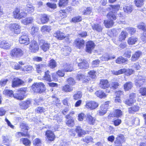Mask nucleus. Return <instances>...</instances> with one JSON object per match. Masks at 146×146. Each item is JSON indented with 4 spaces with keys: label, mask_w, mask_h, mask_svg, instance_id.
Segmentation results:
<instances>
[{
    "label": "nucleus",
    "mask_w": 146,
    "mask_h": 146,
    "mask_svg": "<svg viewBox=\"0 0 146 146\" xmlns=\"http://www.w3.org/2000/svg\"><path fill=\"white\" fill-rule=\"evenodd\" d=\"M45 86L43 83L39 82L34 84L32 87L34 92L41 93L45 90Z\"/></svg>",
    "instance_id": "1"
},
{
    "label": "nucleus",
    "mask_w": 146,
    "mask_h": 146,
    "mask_svg": "<svg viewBox=\"0 0 146 146\" xmlns=\"http://www.w3.org/2000/svg\"><path fill=\"white\" fill-rule=\"evenodd\" d=\"M24 54V52L21 49L15 48L11 50L10 54L12 57L19 58L22 56Z\"/></svg>",
    "instance_id": "2"
},
{
    "label": "nucleus",
    "mask_w": 146,
    "mask_h": 146,
    "mask_svg": "<svg viewBox=\"0 0 146 146\" xmlns=\"http://www.w3.org/2000/svg\"><path fill=\"white\" fill-rule=\"evenodd\" d=\"M9 28L11 31L15 34H19L21 32V27L18 24H12L10 25Z\"/></svg>",
    "instance_id": "3"
},
{
    "label": "nucleus",
    "mask_w": 146,
    "mask_h": 146,
    "mask_svg": "<svg viewBox=\"0 0 146 146\" xmlns=\"http://www.w3.org/2000/svg\"><path fill=\"white\" fill-rule=\"evenodd\" d=\"M22 35L19 38V41L21 44L27 45L30 43L29 39L27 35L25 32H22Z\"/></svg>",
    "instance_id": "4"
},
{
    "label": "nucleus",
    "mask_w": 146,
    "mask_h": 146,
    "mask_svg": "<svg viewBox=\"0 0 146 146\" xmlns=\"http://www.w3.org/2000/svg\"><path fill=\"white\" fill-rule=\"evenodd\" d=\"M99 105L97 102L94 101H89L86 102V104L85 107L87 108L93 110L97 108Z\"/></svg>",
    "instance_id": "5"
},
{
    "label": "nucleus",
    "mask_w": 146,
    "mask_h": 146,
    "mask_svg": "<svg viewBox=\"0 0 146 146\" xmlns=\"http://www.w3.org/2000/svg\"><path fill=\"white\" fill-rule=\"evenodd\" d=\"M133 72V70L131 69L127 70L125 68L120 69L117 71H113L112 73L115 75H117L124 73L126 72V74L127 76H129L132 74Z\"/></svg>",
    "instance_id": "6"
},
{
    "label": "nucleus",
    "mask_w": 146,
    "mask_h": 146,
    "mask_svg": "<svg viewBox=\"0 0 146 146\" xmlns=\"http://www.w3.org/2000/svg\"><path fill=\"white\" fill-rule=\"evenodd\" d=\"M29 48L32 52H35L37 51L39 47L36 42L35 40L32 41L30 45Z\"/></svg>",
    "instance_id": "7"
},
{
    "label": "nucleus",
    "mask_w": 146,
    "mask_h": 146,
    "mask_svg": "<svg viewBox=\"0 0 146 146\" xmlns=\"http://www.w3.org/2000/svg\"><path fill=\"white\" fill-rule=\"evenodd\" d=\"M136 79L135 84L138 87L141 86L144 83L145 80V77L141 76H137Z\"/></svg>",
    "instance_id": "8"
},
{
    "label": "nucleus",
    "mask_w": 146,
    "mask_h": 146,
    "mask_svg": "<svg viewBox=\"0 0 146 146\" xmlns=\"http://www.w3.org/2000/svg\"><path fill=\"white\" fill-rule=\"evenodd\" d=\"M95 45L94 43L92 41H88L86 44V51L87 52L91 53L92 50L94 48Z\"/></svg>",
    "instance_id": "9"
},
{
    "label": "nucleus",
    "mask_w": 146,
    "mask_h": 146,
    "mask_svg": "<svg viewBox=\"0 0 146 146\" xmlns=\"http://www.w3.org/2000/svg\"><path fill=\"white\" fill-rule=\"evenodd\" d=\"M99 86L101 88L103 89L108 88L110 86V84L108 80L104 79L100 80Z\"/></svg>",
    "instance_id": "10"
},
{
    "label": "nucleus",
    "mask_w": 146,
    "mask_h": 146,
    "mask_svg": "<svg viewBox=\"0 0 146 146\" xmlns=\"http://www.w3.org/2000/svg\"><path fill=\"white\" fill-rule=\"evenodd\" d=\"M31 101L30 100H27L26 101H22L19 104L20 108L23 109H27L31 104Z\"/></svg>",
    "instance_id": "11"
},
{
    "label": "nucleus",
    "mask_w": 146,
    "mask_h": 146,
    "mask_svg": "<svg viewBox=\"0 0 146 146\" xmlns=\"http://www.w3.org/2000/svg\"><path fill=\"white\" fill-rule=\"evenodd\" d=\"M77 79L83 82H87L90 80V78L88 77H86L84 75L80 74L77 75Z\"/></svg>",
    "instance_id": "12"
},
{
    "label": "nucleus",
    "mask_w": 146,
    "mask_h": 146,
    "mask_svg": "<svg viewBox=\"0 0 146 146\" xmlns=\"http://www.w3.org/2000/svg\"><path fill=\"white\" fill-rule=\"evenodd\" d=\"M40 45L42 44L41 48L42 50L44 52H46L48 50L50 47V44L47 42L43 40H41L40 42Z\"/></svg>",
    "instance_id": "13"
},
{
    "label": "nucleus",
    "mask_w": 146,
    "mask_h": 146,
    "mask_svg": "<svg viewBox=\"0 0 146 146\" xmlns=\"http://www.w3.org/2000/svg\"><path fill=\"white\" fill-rule=\"evenodd\" d=\"M75 43L76 46L79 48H83L84 46V41L81 39H76L75 41Z\"/></svg>",
    "instance_id": "14"
},
{
    "label": "nucleus",
    "mask_w": 146,
    "mask_h": 146,
    "mask_svg": "<svg viewBox=\"0 0 146 146\" xmlns=\"http://www.w3.org/2000/svg\"><path fill=\"white\" fill-rule=\"evenodd\" d=\"M46 139L50 141H53L55 138V135L53 132L51 131L48 130L46 133Z\"/></svg>",
    "instance_id": "15"
},
{
    "label": "nucleus",
    "mask_w": 146,
    "mask_h": 146,
    "mask_svg": "<svg viewBox=\"0 0 146 146\" xmlns=\"http://www.w3.org/2000/svg\"><path fill=\"white\" fill-rule=\"evenodd\" d=\"M75 129L76 132L78 133V135L80 137L85 135L86 134V132L80 126L76 127Z\"/></svg>",
    "instance_id": "16"
},
{
    "label": "nucleus",
    "mask_w": 146,
    "mask_h": 146,
    "mask_svg": "<svg viewBox=\"0 0 146 146\" xmlns=\"http://www.w3.org/2000/svg\"><path fill=\"white\" fill-rule=\"evenodd\" d=\"M12 86L13 87H17L23 83V82L18 78H15L12 82Z\"/></svg>",
    "instance_id": "17"
},
{
    "label": "nucleus",
    "mask_w": 146,
    "mask_h": 146,
    "mask_svg": "<svg viewBox=\"0 0 146 146\" xmlns=\"http://www.w3.org/2000/svg\"><path fill=\"white\" fill-rule=\"evenodd\" d=\"M53 35L58 39L62 40L66 38L64 36V35L62 32L60 31H58L55 32L54 34Z\"/></svg>",
    "instance_id": "18"
},
{
    "label": "nucleus",
    "mask_w": 146,
    "mask_h": 146,
    "mask_svg": "<svg viewBox=\"0 0 146 146\" xmlns=\"http://www.w3.org/2000/svg\"><path fill=\"white\" fill-rule=\"evenodd\" d=\"M78 66L81 69H87L89 67V64L87 62L84 60L82 62L78 63Z\"/></svg>",
    "instance_id": "19"
},
{
    "label": "nucleus",
    "mask_w": 146,
    "mask_h": 146,
    "mask_svg": "<svg viewBox=\"0 0 146 146\" xmlns=\"http://www.w3.org/2000/svg\"><path fill=\"white\" fill-rule=\"evenodd\" d=\"M46 66V64L45 63L36 65V68L37 72L39 73H41L42 69Z\"/></svg>",
    "instance_id": "20"
},
{
    "label": "nucleus",
    "mask_w": 146,
    "mask_h": 146,
    "mask_svg": "<svg viewBox=\"0 0 146 146\" xmlns=\"http://www.w3.org/2000/svg\"><path fill=\"white\" fill-rule=\"evenodd\" d=\"M141 54V52L139 51H137L132 55L131 58V60L134 62L137 60Z\"/></svg>",
    "instance_id": "21"
},
{
    "label": "nucleus",
    "mask_w": 146,
    "mask_h": 146,
    "mask_svg": "<svg viewBox=\"0 0 146 146\" xmlns=\"http://www.w3.org/2000/svg\"><path fill=\"white\" fill-rule=\"evenodd\" d=\"M87 118H86V120L87 122L90 125H94L96 121L95 118L89 114L87 115Z\"/></svg>",
    "instance_id": "22"
},
{
    "label": "nucleus",
    "mask_w": 146,
    "mask_h": 146,
    "mask_svg": "<svg viewBox=\"0 0 146 146\" xmlns=\"http://www.w3.org/2000/svg\"><path fill=\"white\" fill-rule=\"evenodd\" d=\"M115 58V57L114 55L111 56L108 54H106L100 57V59L102 61H107L112 58L114 59Z\"/></svg>",
    "instance_id": "23"
},
{
    "label": "nucleus",
    "mask_w": 146,
    "mask_h": 146,
    "mask_svg": "<svg viewBox=\"0 0 146 146\" xmlns=\"http://www.w3.org/2000/svg\"><path fill=\"white\" fill-rule=\"evenodd\" d=\"M71 49L68 46H65L61 50L62 54L65 56L68 55L71 51Z\"/></svg>",
    "instance_id": "24"
},
{
    "label": "nucleus",
    "mask_w": 146,
    "mask_h": 146,
    "mask_svg": "<svg viewBox=\"0 0 146 146\" xmlns=\"http://www.w3.org/2000/svg\"><path fill=\"white\" fill-rule=\"evenodd\" d=\"M127 59L122 56H119L116 60V62L118 64L127 63Z\"/></svg>",
    "instance_id": "25"
},
{
    "label": "nucleus",
    "mask_w": 146,
    "mask_h": 146,
    "mask_svg": "<svg viewBox=\"0 0 146 146\" xmlns=\"http://www.w3.org/2000/svg\"><path fill=\"white\" fill-rule=\"evenodd\" d=\"M122 115V112L121 110L118 109L115 110L113 113V115H111L110 117H119Z\"/></svg>",
    "instance_id": "26"
},
{
    "label": "nucleus",
    "mask_w": 146,
    "mask_h": 146,
    "mask_svg": "<svg viewBox=\"0 0 146 146\" xmlns=\"http://www.w3.org/2000/svg\"><path fill=\"white\" fill-rule=\"evenodd\" d=\"M95 94L97 97L101 98H105L106 96V95L105 93L101 90L96 91Z\"/></svg>",
    "instance_id": "27"
},
{
    "label": "nucleus",
    "mask_w": 146,
    "mask_h": 146,
    "mask_svg": "<svg viewBox=\"0 0 146 146\" xmlns=\"http://www.w3.org/2000/svg\"><path fill=\"white\" fill-rule=\"evenodd\" d=\"M139 109V107L136 105H135L128 108V112L129 113H133L134 112L138 111Z\"/></svg>",
    "instance_id": "28"
},
{
    "label": "nucleus",
    "mask_w": 146,
    "mask_h": 146,
    "mask_svg": "<svg viewBox=\"0 0 146 146\" xmlns=\"http://www.w3.org/2000/svg\"><path fill=\"white\" fill-rule=\"evenodd\" d=\"M92 27L93 30L98 32L101 31L103 29V27L101 25L98 24H96L92 25Z\"/></svg>",
    "instance_id": "29"
},
{
    "label": "nucleus",
    "mask_w": 146,
    "mask_h": 146,
    "mask_svg": "<svg viewBox=\"0 0 146 146\" xmlns=\"http://www.w3.org/2000/svg\"><path fill=\"white\" fill-rule=\"evenodd\" d=\"M64 70L65 72H71L73 69L72 65L67 63L64 64L63 65Z\"/></svg>",
    "instance_id": "30"
},
{
    "label": "nucleus",
    "mask_w": 146,
    "mask_h": 146,
    "mask_svg": "<svg viewBox=\"0 0 146 146\" xmlns=\"http://www.w3.org/2000/svg\"><path fill=\"white\" fill-rule=\"evenodd\" d=\"M33 18L32 17H28L23 19L22 23L25 25H27L32 23L33 21Z\"/></svg>",
    "instance_id": "31"
},
{
    "label": "nucleus",
    "mask_w": 146,
    "mask_h": 146,
    "mask_svg": "<svg viewBox=\"0 0 146 146\" xmlns=\"http://www.w3.org/2000/svg\"><path fill=\"white\" fill-rule=\"evenodd\" d=\"M120 6L119 5H110L108 7V9L111 11L115 13V11H118L120 8Z\"/></svg>",
    "instance_id": "32"
},
{
    "label": "nucleus",
    "mask_w": 146,
    "mask_h": 146,
    "mask_svg": "<svg viewBox=\"0 0 146 146\" xmlns=\"http://www.w3.org/2000/svg\"><path fill=\"white\" fill-rule=\"evenodd\" d=\"M34 146H44L41 140L39 138H36L33 141Z\"/></svg>",
    "instance_id": "33"
},
{
    "label": "nucleus",
    "mask_w": 146,
    "mask_h": 146,
    "mask_svg": "<svg viewBox=\"0 0 146 146\" xmlns=\"http://www.w3.org/2000/svg\"><path fill=\"white\" fill-rule=\"evenodd\" d=\"M49 19L47 15L46 14L41 15L40 18L41 22L42 24L47 23L49 21Z\"/></svg>",
    "instance_id": "34"
},
{
    "label": "nucleus",
    "mask_w": 146,
    "mask_h": 146,
    "mask_svg": "<svg viewBox=\"0 0 146 146\" xmlns=\"http://www.w3.org/2000/svg\"><path fill=\"white\" fill-rule=\"evenodd\" d=\"M104 23L105 26L107 28H109L111 27L113 24V21L111 20H105Z\"/></svg>",
    "instance_id": "35"
},
{
    "label": "nucleus",
    "mask_w": 146,
    "mask_h": 146,
    "mask_svg": "<svg viewBox=\"0 0 146 146\" xmlns=\"http://www.w3.org/2000/svg\"><path fill=\"white\" fill-rule=\"evenodd\" d=\"M13 93L12 90L8 89L5 90L3 91V94L4 95L10 97H13Z\"/></svg>",
    "instance_id": "36"
},
{
    "label": "nucleus",
    "mask_w": 146,
    "mask_h": 146,
    "mask_svg": "<svg viewBox=\"0 0 146 146\" xmlns=\"http://www.w3.org/2000/svg\"><path fill=\"white\" fill-rule=\"evenodd\" d=\"M51 30V27L50 26L44 25L41 29V31L43 33H46V32H49Z\"/></svg>",
    "instance_id": "37"
},
{
    "label": "nucleus",
    "mask_w": 146,
    "mask_h": 146,
    "mask_svg": "<svg viewBox=\"0 0 146 146\" xmlns=\"http://www.w3.org/2000/svg\"><path fill=\"white\" fill-rule=\"evenodd\" d=\"M133 87L131 82H127L124 85V89L125 91H128Z\"/></svg>",
    "instance_id": "38"
},
{
    "label": "nucleus",
    "mask_w": 146,
    "mask_h": 146,
    "mask_svg": "<svg viewBox=\"0 0 146 146\" xmlns=\"http://www.w3.org/2000/svg\"><path fill=\"white\" fill-rule=\"evenodd\" d=\"M115 13L111 11L109 12L107 15V17L110 20H115L116 19V16L115 15Z\"/></svg>",
    "instance_id": "39"
},
{
    "label": "nucleus",
    "mask_w": 146,
    "mask_h": 146,
    "mask_svg": "<svg viewBox=\"0 0 146 146\" xmlns=\"http://www.w3.org/2000/svg\"><path fill=\"white\" fill-rule=\"evenodd\" d=\"M127 33L125 31H122L119 37V40L120 41L124 40L126 37Z\"/></svg>",
    "instance_id": "40"
},
{
    "label": "nucleus",
    "mask_w": 146,
    "mask_h": 146,
    "mask_svg": "<svg viewBox=\"0 0 146 146\" xmlns=\"http://www.w3.org/2000/svg\"><path fill=\"white\" fill-rule=\"evenodd\" d=\"M101 110L98 111V114L100 115H103L106 112L107 109L106 108L103 107V106H101Z\"/></svg>",
    "instance_id": "41"
},
{
    "label": "nucleus",
    "mask_w": 146,
    "mask_h": 146,
    "mask_svg": "<svg viewBox=\"0 0 146 146\" xmlns=\"http://www.w3.org/2000/svg\"><path fill=\"white\" fill-rule=\"evenodd\" d=\"M137 38L136 37H130L128 40V43L129 45H132L135 44L137 41Z\"/></svg>",
    "instance_id": "42"
},
{
    "label": "nucleus",
    "mask_w": 146,
    "mask_h": 146,
    "mask_svg": "<svg viewBox=\"0 0 146 146\" xmlns=\"http://www.w3.org/2000/svg\"><path fill=\"white\" fill-rule=\"evenodd\" d=\"M62 90L65 92H70L73 90L72 87H70L68 85H66L63 86L62 88Z\"/></svg>",
    "instance_id": "43"
},
{
    "label": "nucleus",
    "mask_w": 146,
    "mask_h": 146,
    "mask_svg": "<svg viewBox=\"0 0 146 146\" xmlns=\"http://www.w3.org/2000/svg\"><path fill=\"white\" fill-rule=\"evenodd\" d=\"M26 11L29 13L33 12L35 9V7L32 5L27 4V6Z\"/></svg>",
    "instance_id": "44"
},
{
    "label": "nucleus",
    "mask_w": 146,
    "mask_h": 146,
    "mask_svg": "<svg viewBox=\"0 0 146 146\" xmlns=\"http://www.w3.org/2000/svg\"><path fill=\"white\" fill-rule=\"evenodd\" d=\"M124 11L126 13H130L132 12L133 10L132 6L129 5L125 6L123 7Z\"/></svg>",
    "instance_id": "45"
},
{
    "label": "nucleus",
    "mask_w": 146,
    "mask_h": 146,
    "mask_svg": "<svg viewBox=\"0 0 146 146\" xmlns=\"http://www.w3.org/2000/svg\"><path fill=\"white\" fill-rule=\"evenodd\" d=\"M144 0H135V5L137 7H140L144 5Z\"/></svg>",
    "instance_id": "46"
},
{
    "label": "nucleus",
    "mask_w": 146,
    "mask_h": 146,
    "mask_svg": "<svg viewBox=\"0 0 146 146\" xmlns=\"http://www.w3.org/2000/svg\"><path fill=\"white\" fill-rule=\"evenodd\" d=\"M82 94L81 92L80 91L78 92L76 94H74L73 97L74 100H76L81 98L82 97Z\"/></svg>",
    "instance_id": "47"
},
{
    "label": "nucleus",
    "mask_w": 146,
    "mask_h": 146,
    "mask_svg": "<svg viewBox=\"0 0 146 146\" xmlns=\"http://www.w3.org/2000/svg\"><path fill=\"white\" fill-rule=\"evenodd\" d=\"M82 18L80 16H77L72 18L71 21V22L74 23L79 22L82 21Z\"/></svg>",
    "instance_id": "48"
},
{
    "label": "nucleus",
    "mask_w": 146,
    "mask_h": 146,
    "mask_svg": "<svg viewBox=\"0 0 146 146\" xmlns=\"http://www.w3.org/2000/svg\"><path fill=\"white\" fill-rule=\"evenodd\" d=\"M96 72L94 70H91L88 72L89 76L87 77H88L89 78H90V80L91 78L92 79H94L96 76Z\"/></svg>",
    "instance_id": "49"
},
{
    "label": "nucleus",
    "mask_w": 146,
    "mask_h": 146,
    "mask_svg": "<svg viewBox=\"0 0 146 146\" xmlns=\"http://www.w3.org/2000/svg\"><path fill=\"white\" fill-rule=\"evenodd\" d=\"M16 135L17 137H21V136L28 137L29 136V135L27 133V131L25 132V133L18 132L16 133Z\"/></svg>",
    "instance_id": "50"
},
{
    "label": "nucleus",
    "mask_w": 146,
    "mask_h": 146,
    "mask_svg": "<svg viewBox=\"0 0 146 146\" xmlns=\"http://www.w3.org/2000/svg\"><path fill=\"white\" fill-rule=\"evenodd\" d=\"M20 127L23 131L26 130L27 131L29 129V127L27 124L25 123H23L20 124Z\"/></svg>",
    "instance_id": "51"
},
{
    "label": "nucleus",
    "mask_w": 146,
    "mask_h": 146,
    "mask_svg": "<svg viewBox=\"0 0 146 146\" xmlns=\"http://www.w3.org/2000/svg\"><path fill=\"white\" fill-rule=\"evenodd\" d=\"M20 9L16 8L13 12V16L15 18L19 19L20 14Z\"/></svg>",
    "instance_id": "52"
},
{
    "label": "nucleus",
    "mask_w": 146,
    "mask_h": 146,
    "mask_svg": "<svg viewBox=\"0 0 146 146\" xmlns=\"http://www.w3.org/2000/svg\"><path fill=\"white\" fill-rule=\"evenodd\" d=\"M49 72L48 70L45 72V76L44 77V79L48 82H51L52 80L50 75L49 74Z\"/></svg>",
    "instance_id": "53"
},
{
    "label": "nucleus",
    "mask_w": 146,
    "mask_h": 146,
    "mask_svg": "<svg viewBox=\"0 0 146 146\" xmlns=\"http://www.w3.org/2000/svg\"><path fill=\"white\" fill-rule=\"evenodd\" d=\"M13 97L15 99L18 100H22L23 99V97L21 94L16 93L13 94Z\"/></svg>",
    "instance_id": "54"
},
{
    "label": "nucleus",
    "mask_w": 146,
    "mask_h": 146,
    "mask_svg": "<svg viewBox=\"0 0 146 146\" xmlns=\"http://www.w3.org/2000/svg\"><path fill=\"white\" fill-rule=\"evenodd\" d=\"M33 68V67L31 66H26L25 67V68L22 69V70L25 72H29L32 70Z\"/></svg>",
    "instance_id": "55"
},
{
    "label": "nucleus",
    "mask_w": 146,
    "mask_h": 146,
    "mask_svg": "<svg viewBox=\"0 0 146 146\" xmlns=\"http://www.w3.org/2000/svg\"><path fill=\"white\" fill-rule=\"evenodd\" d=\"M137 27L139 29H141L145 32L146 31V26L143 23H140L138 25Z\"/></svg>",
    "instance_id": "56"
},
{
    "label": "nucleus",
    "mask_w": 146,
    "mask_h": 146,
    "mask_svg": "<svg viewBox=\"0 0 146 146\" xmlns=\"http://www.w3.org/2000/svg\"><path fill=\"white\" fill-rule=\"evenodd\" d=\"M49 66L51 68H54L56 66V63L54 60H51L49 62Z\"/></svg>",
    "instance_id": "57"
},
{
    "label": "nucleus",
    "mask_w": 146,
    "mask_h": 146,
    "mask_svg": "<svg viewBox=\"0 0 146 146\" xmlns=\"http://www.w3.org/2000/svg\"><path fill=\"white\" fill-rule=\"evenodd\" d=\"M66 123L68 126L71 127H73L74 125V120L73 119L68 120Z\"/></svg>",
    "instance_id": "58"
},
{
    "label": "nucleus",
    "mask_w": 146,
    "mask_h": 146,
    "mask_svg": "<svg viewBox=\"0 0 146 146\" xmlns=\"http://www.w3.org/2000/svg\"><path fill=\"white\" fill-rule=\"evenodd\" d=\"M21 140L25 145H29L31 144V141L27 138H22Z\"/></svg>",
    "instance_id": "59"
},
{
    "label": "nucleus",
    "mask_w": 146,
    "mask_h": 146,
    "mask_svg": "<svg viewBox=\"0 0 146 146\" xmlns=\"http://www.w3.org/2000/svg\"><path fill=\"white\" fill-rule=\"evenodd\" d=\"M93 140V138L90 136L86 137L83 139V141L87 143L92 142Z\"/></svg>",
    "instance_id": "60"
},
{
    "label": "nucleus",
    "mask_w": 146,
    "mask_h": 146,
    "mask_svg": "<svg viewBox=\"0 0 146 146\" xmlns=\"http://www.w3.org/2000/svg\"><path fill=\"white\" fill-rule=\"evenodd\" d=\"M68 3V0H60L59 3V6L62 7L65 6Z\"/></svg>",
    "instance_id": "61"
},
{
    "label": "nucleus",
    "mask_w": 146,
    "mask_h": 146,
    "mask_svg": "<svg viewBox=\"0 0 146 146\" xmlns=\"http://www.w3.org/2000/svg\"><path fill=\"white\" fill-rule=\"evenodd\" d=\"M67 81L68 84L71 86L74 85L76 83L75 80L72 78H68Z\"/></svg>",
    "instance_id": "62"
},
{
    "label": "nucleus",
    "mask_w": 146,
    "mask_h": 146,
    "mask_svg": "<svg viewBox=\"0 0 146 146\" xmlns=\"http://www.w3.org/2000/svg\"><path fill=\"white\" fill-rule=\"evenodd\" d=\"M44 111L45 109L42 107H38L35 110L36 112L38 113H41L44 112Z\"/></svg>",
    "instance_id": "63"
},
{
    "label": "nucleus",
    "mask_w": 146,
    "mask_h": 146,
    "mask_svg": "<svg viewBox=\"0 0 146 146\" xmlns=\"http://www.w3.org/2000/svg\"><path fill=\"white\" fill-rule=\"evenodd\" d=\"M139 93L142 96H146V88H141L139 90Z\"/></svg>",
    "instance_id": "64"
}]
</instances>
